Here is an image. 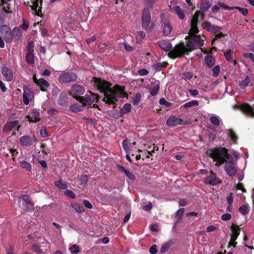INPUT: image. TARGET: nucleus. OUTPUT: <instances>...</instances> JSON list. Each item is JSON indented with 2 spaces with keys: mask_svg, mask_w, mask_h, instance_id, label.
Returning <instances> with one entry per match:
<instances>
[{
  "mask_svg": "<svg viewBox=\"0 0 254 254\" xmlns=\"http://www.w3.org/2000/svg\"><path fill=\"white\" fill-rule=\"evenodd\" d=\"M204 14L199 11L195 12L191 19V27L189 32V36L194 37L187 43L186 46L184 44L176 45L174 48L170 51L168 56L172 59L182 57L194 49L200 48L203 45L204 39L200 36H194L198 32L197 23L199 17L201 20L203 19Z\"/></svg>",
  "mask_w": 254,
  "mask_h": 254,
  "instance_id": "f257e3e1",
  "label": "nucleus"
},
{
  "mask_svg": "<svg viewBox=\"0 0 254 254\" xmlns=\"http://www.w3.org/2000/svg\"><path fill=\"white\" fill-rule=\"evenodd\" d=\"M206 153L215 162V165L220 166L225 162V169L229 176H234L237 172L236 164L232 158L228 154L227 150L224 147L209 149Z\"/></svg>",
  "mask_w": 254,
  "mask_h": 254,
  "instance_id": "f03ea898",
  "label": "nucleus"
},
{
  "mask_svg": "<svg viewBox=\"0 0 254 254\" xmlns=\"http://www.w3.org/2000/svg\"><path fill=\"white\" fill-rule=\"evenodd\" d=\"M95 86L100 92L104 93V101L109 104H114L121 98H123L125 93L124 88L116 85L111 88V84L101 78L93 77Z\"/></svg>",
  "mask_w": 254,
  "mask_h": 254,
  "instance_id": "7ed1b4c3",
  "label": "nucleus"
},
{
  "mask_svg": "<svg viewBox=\"0 0 254 254\" xmlns=\"http://www.w3.org/2000/svg\"><path fill=\"white\" fill-rule=\"evenodd\" d=\"M98 96L96 94H94L89 92V94H87L84 97H79L78 101L82 106L91 107V105L94 102H97Z\"/></svg>",
  "mask_w": 254,
  "mask_h": 254,
  "instance_id": "20e7f679",
  "label": "nucleus"
},
{
  "mask_svg": "<svg viewBox=\"0 0 254 254\" xmlns=\"http://www.w3.org/2000/svg\"><path fill=\"white\" fill-rule=\"evenodd\" d=\"M190 123V120H184L173 116L170 117L166 122V125L170 127H173L177 125H187Z\"/></svg>",
  "mask_w": 254,
  "mask_h": 254,
  "instance_id": "39448f33",
  "label": "nucleus"
},
{
  "mask_svg": "<svg viewBox=\"0 0 254 254\" xmlns=\"http://www.w3.org/2000/svg\"><path fill=\"white\" fill-rule=\"evenodd\" d=\"M0 31L6 43H10L12 41V31L9 26L5 25L1 26Z\"/></svg>",
  "mask_w": 254,
  "mask_h": 254,
  "instance_id": "423d86ee",
  "label": "nucleus"
},
{
  "mask_svg": "<svg viewBox=\"0 0 254 254\" xmlns=\"http://www.w3.org/2000/svg\"><path fill=\"white\" fill-rule=\"evenodd\" d=\"M77 78L76 74L73 72H65L59 77V81L62 83H68L75 81Z\"/></svg>",
  "mask_w": 254,
  "mask_h": 254,
  "instance_id": "0eeeda50",
  "label": "nucleus"
},
{
  "mask_svg": "<svg viewBox=\"0 0 254 254\" xmlns=\"http://www.w3.org/2000/svg\"><path fill=\"white\" fill-rule=\"evenodd\" d=\"M85 92V89L81 86L78 84H74L72 86L69 94L75 98L77 101L80 95H82Z\"/></svg>",
  "mask_w": 254,
  "mask_h": 254,
  "instance_id": "6e6552de",
  "label": "nucleus"
},
{
  "mask_svg": "<svg viewBox=\"0 0 254 254\" xmlns=\"http://www.w3.org/2000/svg\"><path fill=\"white\" fill-rule=\"evenodd\" d=\"M151 22V15L149 8L144 7L142 14V26L143 28H147Z\"/></svg>",
  "mask_w": 254,
  "mask_h": 254,
  "instance_id": "1a4fd4ad",
  "label": "nucleus"
},
{
  "mask_svg": "<svg viewBox=\"0 0 254 254\" xmlns=\"http://www.w3.org/2000/svg\"><path fill=\"white\" fill-rule=\"evenodd\" d=\"M23 102L25 105H28L34 99V95L30 88L26 86L23 87Z\"/></svg>",
  "mask_w": 254,
  "mask_h": 254,
  "instance_id": "9d476101",
  "label": "nucleus"
},
{
  "mask_svg": "<svg viewBox=\"0 0 254 254\" xmlns=\"http://www.w3.org/2000/svg\"><path fill=\"white\" fill-rule=\"evenodd\" d=\"M33 80L35 83L37 84L43 91H45L47 88L50 86L49 82L43 78L38 79L36 77V74H34L33 77Z\"/></svg>",
  "mask_w": 254,
  "mask_h": 254,
  "instance_id": "9b49d317",
  "label": "nucleus"
},
{
  "mask_svg": "<svg viewBox=\"0 0 254 254\" xmlns=\"http://www.w3.org/2000/svg\"><path fill=\"white\" fill-rule=\"evenodd\" d=\"M19 141L22 146H27L31 145L33 142H37V140L35 136L24 135L19 138Z\"/></svg>",
  "mask_w": 254,
  "mask_h": 254,
  "instance_id": "f8f14e48",
  "label": "nucleus"
},
{
  "mask_svg": "<svg viewBox=\"0 0 254 254\" xmlns=\"http://www.w3.org/2000/svg\"><path fill=\"white\" fill-rule=\"evenodd\" d=\"M220 182L219 179L217 178L216 175L212 172L204 180V183L212 186H214Z\"/></svg>",
  "mask_w": 254,
  "mask_h": 254,
  "instance_id": "ddd939ff",
  "label": "nucleus"
},
{
  "mask_svg": "<svg viewBox=\"0 0 254 254\" xmlns=\"http://www.w3.org/2000/svg\"><path fill=\"white\" fill-rule=\"evenodd\" d=\"M1 73L4 77V79L7 81H11L13 78V73L12 71L6 66L2 67L1 69Z\"/></svg>",
  "mask_w": 254,
  "mask_h": 254,
  "instance_id": "4468645a",
  "label": "nucleus"
},
{
  "mask_svg": "<svg viewBox=\"0 0 254 254\" xmlns=\"http://www.w3.org/2000/svg\"><path fill=\"white\" fill-rule=\"evenodd\" d=\"M51 244L48 242H45L42 244H36L33 246V249L37 253H41L50 248Z\"/></svg>",
  "mask_w": 254,
  "mask_h": 254,
  "instance_id": "2eb2a0df",
  "label": "nucleus"
},
{
  "mask_svg": "<svg viewBox=\"0 0 254 254\" xmlns=\"http://www.w3.org/2000/svg\"><path fill=\"white\" fill-rule=\"evenodd\" d=\"M30 122H37L40 119V114L39 112L36 110H32L28 115L26 116Z\"/></svg>",
  "mask_w": 254,
  "mask_h": 254,
  "instance_id": "dca6fc26",
  "label": "nucleus"
},
{
  "mask_svg": "<svg viewBox=\"0 0 254 254\" xmlns=\"http://www.w3.org/2000/svg\"><path fill=\"white\" fill-rule=\"evenodd\" d=\"M32 9L34 10L36 14L40 15L41 12L42 0H33Z\"/></svg>",
  "mask_w": 254,
  "mask_h": 254,
  "instance_id": "f3484780",
  "label": "nucleus"
},
{
  "mask_svg": "<svg viewBox=\"0 0 254 254\" xmlns=\"http://www.w3.org/2000/svg\"><path fill=\"white\" fill-rule=\"evenodd\" d=\"M222 29V28L221 27H219L215 25H213L211 30L210 31V32L215 34V38H214L212 40L213 43L214 42L217 38L224 36V34L220 32Z\"/></svg>",
  "mask_w": 254,
  "mask_h": 254,
  "instance_id": "a211bd4d",
  "label": "nucleus"
},
{
  "mask_svg": "<svg viewBox=\"0 0 254 254\" xmlns=\"http://www.w3.org/2000/svg\"><path fill=\"white\" fill-rule=\"evenodd\" d=\"M30 199L28 195H23L20 196L18 198V204L20 207L24 209L27 203L29 202Z\"/></svg>",
  "mask_w": 254,
  "mask_h": 254,
  "instance_id": "6ab92c4d",
  "label": "nucleus"
},
{
  "mask_svg": "<svg viewBox=\"0 0 254 254\" xmlns=\"http://www.w3.org/2000/svg\"><path fill=\"white\" fill-rule=\"evenodd\" d=\"M11 0H0V6L2 9L6 13H11L9 2Z\"/></svg>",
  "mask_w": 254,
  "mask_h": 254,
  "instance_id": "aec40b11",
  "label": "nucleus"
},
{
  "mask_svg": "<svg viewBox=\"0 0 254 254\" xmlns=\"http://www.w3.org/2000/svg\"><path fill=\"white\" fill-rule=\"evenodd\" d=\"M211 5V3L210 0H204L198 3L197 7H198L201 10L205 12L208 10Z\"/></svg>",
  "mask_w": 254,
  "mask_h": 254,
  "instance_id": "412c9836",
  "label": "nucleus"
},
{
  "mask_svg": "<svg viewBox=\"0 0 254 254\" xmlns=\"http://www.w3.org/2000/svg\"><path fill=\"white\" fill-rule=\"evenodd\" d=\"M231 230L232 234L231 238L233 241H236L240 234V228L234 224L231 226Z\"/></svg>",
  "mask_w": 254,
  "mask_h": 254,
  "instance_id": "4be33fe9",
  "label": "nucleus"
},
{
  "mask_svg": "<svg viewBox=\"0 0 254 254\" xmlns=\"http://www.w3.org/2000/svg\"><path fill=\"white\" fill-rule=\"evenodd\" d=\"M172 26L169 21H165L163 25V31L165 36H167L170 34L172 31Z\"/></svg>",
  "mask_w": 254,
  "mask_h": 254,
  "instance_id": "5701e85b",
  "label": "nucleus"
},
{
  "mask_svg": "<svg viewBox=\"0 0 254 254\" xmlns=\"http://www.w3.org/2000/svg\"><path fill=\"white\" fill-rule=\"evenodd\" d=\"M135 144V142L131 143L127 140H124L122 142L123 148L127 152H129L131 150L133 149V146Z\"/></svg>",
  "mask_w": 254,
  "mask_h": 254,
  "instance_id": "b1692460",
  "label": "nucleus"
},
{
  "mask_svg": "<svg viewBox=\"0 0 254 254\" xmlns=\"http://www.w3.org/2000/svg\"><path fill=\"white\" fill-rule=\"evenodd\" d=\"M12 40H18L21 36V32L20 27H16L13 28L12 31Z\"/></svg>",
  "mask_w": 254,
  "mask_h": 254,
  "instance_id": "393cba45",
  "label": "nucleus"
},
{
  "mask_svg": "<svg viewBox=\"0 0 254 254\" xmlns=\"http://www.w3.org/2000/svg\"><path fill=\"white\" fill-rule=\"evenodd\" d=\"M160 48L165 51H169L172 49V45L166 41H161L159 43Z\"/></svg>",
  "mask_w": 254,
  "mask_h": 254,
  "instance_id": "a878e982",
  "label": "nucleus"
},
{
  "mask_svg": "<svg viewBox=\"0 0 254 254\" xmlns=\"http://www.w3.org/2000/svg\"><path fill=\"white\" fill-rule=\"evenodd\" d=\"M19 123L18 121H13L7 123L4 127V129L5 131H8L11 130L12 128L16 127Z\"/></svg>",
  "mask_w": 254,
  "mask_h": 254,
  "instance_id": "bb28decb",
  "label": "nucleus"
},
{
  "mask_svg": "<svg viewBox=\"0 0 254 254\" xmlns=\"http://www.w3.org/2000/svg\"><path fill=\"white\" fill-rule=\"evenodd\" d=\"M159 90V81H155L153 85L151 86L150 89V94L152 96L156 95Z\"/></svg>",
  "mask_w": 254,
  "mask_h": 254,
  "instance_id": "cd10ccee",
  "label": "nucleus"
},
{
  "mask_svg": "<svg viewBox=\"0 0 254 254\" xmlns=\"http://www.w3.org/2000/svg\"><path fill=\"white\" fill-rule=\"evenodd\" d=\"M174 11L178 15L179 18L183 19L185 18V14L183 10L179 6H176L173 8Z\"/></svg>",
  "mask_w": 254,
  "mask_h": 254,
  "instance_id": "c85d7f7f",
  "label": "nucleus"
},
{
  "mask_svg": "<svg viewBox=\"0 0 254 254\" xmlns=\"http://www.w3.org/2000/svg\"><path fill=\"white\" fill-rule=\"evenodd\" d=\"M205 62L208 66L211 67L214 64L215 59L212 56L207 55L205 58Z\"/></svg>",
  "mask_w": 254,
  "mask_h": 254,
  "instance_id": "c756f323",
  "label": "nucleus"
},
{
  "mask_svg": "<svg viewBox=\"0 0 254 254\" xmlns=\"http://www.w3.org/2000/svg\"><path fill=\"white\" fill-rule=\"evenodd\" d=\"M210 120L212 125L215 126H218L220 123V118L219 116L213 115L211 116Z\"/></svg>",
  "mask_w": 254,
  "mask_h": 254,
  "instance_id": "7c9ffc66",
  "label": "nucleus"
},
{
  "mask_svg": "<svg viewBox=\"0 0 254 254\" xmlns=\"http://www.w3.org/2000/svg\"><path fill=\"white\" fill-rule=\"evenodd\" d=\"M83 106L80 104H73L70 107V109L71 111L77 113L83 110Z\"/></svg>",
  "mask_w": 254,
  "mask_h": 254,
  "instance_id": "2f4dec72",
  "label": "nucleus"
},
{
  "mask_svg": "<svg viewBox=\"0 0 254 254\" xmlns=\"http://www.w3.org/2000/svg\"><path fill=\"white\" fill-rule=\"evenodd\" d=\"M240 212L243 215L247 214L250 211V206L248 204L242 205L239 209Z\"/></svg>",
  "mask_w": 254,
  "mask_h": 254,
  "instance_id": "473e14b6",
  "label": "nucleus"
},
{
  "mask_svg": "<svg viewBox=\"0 0 254 254\" xmlns=\"http://www.w3.org/2000/svg\"><path fill=\"white\" fill-rule=\"evenodd\" d=\"M67 97L65 93H62L60 95V99L59 100V104L61 105H64L67 103Z\"/></svg>",
  "mask_w": 254,
  "mask_h": 254,
  "instance_id": "72a5a7b5",
  "label": "nucleus"
},
{
  "mask_svg": "<svg viewBox=\"0 0 254 254\" xmlns=\"http://www.w3.org/2000/svg\"><path fill=\"white\" fill-rule=\"evenodd\" d=\"M199 102L197 100H193L186 103L183 105V107L185 108H188L193 106H197Z\"/></svg>",
  "mask_w": 254,
  "mask_h": 254,
  "instance_id": "f704fd0d",
  "label": "nucleus"
},
{
  "mask_svg": "<svg viewBox=\"0 0 254 254\" xmlns=\"http://www.w3.org/2000/svg\"><path fill=\"white\" fill-rule=\"evenodd\" d=\"M71 206L78 213H81L84 211L83 207L77 203H74L71 204Z\"/></svg>",
  "mask_w": 254,
  "mask_h": 254,
  "instance_id": "c9c22d12",
  "label": "nucleus"
},
{
  "mask_svg": "<svg viewBox=\"0 0 254 254\" xmlns=\"http://www.w3.org/2000/svg\"><path fill=\"white\" fill-rule=\"evenodd\" d=\"M213 24L208 21H204L202 23L201 26L205 30H207L209 32L210 31L211 28L213 26Z\"/></svg>",
  "mask_w": 254,
  "mask_h": 254,
  "instance_id": "e433bc0d",
  "label": "nucleus"
},
{
  "mask_svg": "<svg viewBox=\"0 0 254 254\" xmlns=\"http://www.w3.org/2000/svg\"><path fill=\"white\" fill-rule=\"evenodd\" d=\"M26 62L30 64L34 62V55L33 53H27L26 55Z\"/></svg>",
  "mask_w": 254,
  "mask_h": 254,
  "instance_id": "4c0bfd02",
  "label": "nucleus"
},
{
  "mask_svg": "<svg viewBox=\"0 0 254 254\" xmlns=\"http://www.w3.org/2000/svg\"><path fill=\"white\" fill-rule=\"evenodd\" d=\"M20 165L22 168H24L28 171L31 170L32 166L31 164L29 162H27L25 161H23L20 162Z\"/></svg>",
  "mask_w": 254,
  "mask_h": 254,
  "instance_id": "58836bf2",
  "label": "nucleus"
},
{
  "mask_svg": "<svg viewBox=\"0 0 254 254\" xmlns=\"http://www.w3.org/2000/svg\"><path fill=\"white\" fill-rule=\"evenodd\" d=\"M55 183L57 187L62 190H65L67 187V184L61 181L55 182Z\"/></svg>",
  "mask_w": 254,
  "mask_h": 254,
  "instance_id": "ea45409f",
  "label": "nucleus"
},
{
  "mask_svg": "<svg viewBox=\"0 0 254 254\" xmlns=\"http://www.w3.org/2000/svg\"><path fill=\"white\" fill-rule=\"evenodd\" d=\"M121 170L123 171L130 180H134V179H135L134 176L129 171L127 170V169H125L123 167H121Z\"/></svg>",
  "mask_w": 254,
  "mask_h": 254,
  "instance_id": "a19ab883",
  "label": "nucleus"
},
{
  "mask_svg": "<svg viewBox=\"0 0 254 254\" xmlns=\"http://www.w3.org/2000/svg\"><path fill=\"white\" fill-rule=\"evenodd\" d=\"M243 56L246 59H249L252 62L254 63V55L253 53L244 52Z\"/></svg>",
  "mask_w": 254,
  "mask_h": 254,
  "instance_id": "79ce46f5",
  "label": "nucleus"
},
{
  "mask_svg": "<svg viewBox=\"0 0 254 254\" xmlns=\"http://www.w3.org/2000/svg\"><path fill=\"white\" fill-rule=\"evenodd\" d=\"M172 244V242H169V243H166L164 245H163L161 248V250H160L161 252L162 253L166 252L170 248Z\"/></svg>",
  "mask_w": 254,
  "mask_h": 254,
  "instance_id": "37998d69",
  "label": "nucleus"
},
{
  "mask_svg": "<svg viewBox=\"0 0 254 254\" xmlns=\"http://www.w3.org/2000/svg\"><path fill=\"white\" fill-rule=\"evenodd\" d=\"M141 99V95L139 93H137L135 95L134 97L132 99V103L136 105L138 104Z\"/></svg>",
  "mask_w": 254,
  "mask_h": 254,
  "instance_id": "c03bdc74",
  "label": "nucleus"
},
{
  "mask_svg": "<svg viewBox=\"0 0 254 254\" xmlns=\"http://www.w3.org/2000/svg\"><path fill=\"white\" fill-rule=\"evenodd\" d=\"M69 250L72 254H77L79 252V248L76 245H73L70 247Z\"/></svg>",
  "mask_w": 254,
  "mask_h": 254,
  "instance_id": "a18cd8bd",
  "label": "nucleus"
},
{
  "mask_svg": "<svg viewBox=\"0 0 254 254\" xmlns=\"http://www.w3.org/2000/svg\"><path fill=\"white\" fill-rule=\"evenodd\" d=\"M227 133L231 137V139L234 141V142H236L237 137L235 135V133L233 132V131L231 129H228L227 130Z\"/></svg>",
  "mask_w": 254,
  "mask_h": 254,
  "instance_id": "49530a36",
  "label": "nucleus"
},
{
  "mask_svg": "<svg viewBox=\"0 0 254 254\" xmlns=\"http://www.w3.org/2000/svg\"><path fill=\"white\" fill-rule=\"evenodd\" d=\"M250 79L249 77L247 76L246 78L240 84V86L242 88H245L250 83Z\"/></svg>",
  "mask_w": 254,
  "mask_h": 254,
  "instance_id": "de8ad7c7",
  "label": "nucleus"
},
{
  "mask_svg": "<svg viewBox=\"0 0 254 254\" xmlns=\"http://www.w3.org/2000/svg\"><path fill=\"white\" fill-rule=\"evenodd\" d=\"M130 111H131V105L129 104H125L122 109L123 113L125 114V113H128V112H130Z\"/></svg>",
  "mask_w": 254,
  "mask_h": 254,
  "instance_id": "09e8293b",
  "label": "nucleus"
},
{
  "mask_svg": "<svg viewBox=\"0 0 254 254\" xmlns=\"http://www.w3.org/2000/svg\"><path fill=\"white\" fill-rule=\"evenodd\" d=\"M155 0H144V4L145 5V7L151 8Z\"/></svg>",
  "mask_w": 254,
  "mask_h": 254,
  "instance_id": "8fccbe9b",
  "label": "nucleus"
},
{
  "mask_svg": "<svg viewBox=\"0 0 254 254\" xmlns=\"http://www.w3.org/2000/svg\"><path fill=\"white\" fill-rule=\"evenodd\" d=\"M88 181V176L86 175H82L80 180V185L85 186Z\"/></svg>",
  "mask_w": 254,
  "mask_h": 254,
  "instance_id": "3c124183",
  "label": "nucleus"
},
{
  "mask_svg": "<svg viewBox=\"0 0 254 254\" xmlns=\"http://www.w3.org/2000/svg\"><path fill=\"white\" fill-rule=\"evenodd\" d=\"M23 209L29 211L34 210L33 204L31 202V200H30L29 202L27 203V205H26L25 207H24Z\"/></svg>",
  "mask_w": 254,
  "mask_h": 254,
  "instance_id": "603ef678",
  "label": "nucleus"
},
{
  "mask_svg": "<svg viewBox=\"0 0 254 254\" xmlns=\"http://www.w3.org/2000/svg\"><path fill=\"white\" fill-rule=\"evenodd\" d=\"M183 76L185 80H189L192 77L193 74L190 72H185L183 73Z\"/></svg>",
  "mask_w": 254,
  "mask_h": 254,
  "instance_id": "864d4df0",
  "label": "nucleus"
},
{
  "mask_svg": "<svg viewBox=\"0 0 254 254\" xmlns=\"http://www.w3.org/2000/svg\"><path fill=\"white\" fill-rule=\"evenodd\" d=\"M136 39L137 40H141L143 38H144L145 36V33L142 31H138L137 32V33H136Z\"/></svg>",
  "mask_w": 254,
  "mask_h": 254,
  "instance_id": "5fc2aeb1",
  "label": "nucleus"
},
{
  "mask_svg": "<svg viewBox=\"0 0 254 254\" xmlns=\"http://www.w3.org/2000/svg\"><path fill=\"white\" fill-rule=\"evenodd\" d=\"M224 56H225L226 59L228 62L232 61V52L231 51L225 52L224 53Z\"/></svg>",
  "mask_w": 254,
  "mask_h": 254,
  "instance_id": "6e6d98bb",
  "label": "nucleus"
},
{
  "mask_svg": "<svg viewBox=\"0 0 254 254\" xmlns=\"http://www.w3.org/2000/svg\"><path fill=\"white\" fill-rule=\"evenodd\" d=\"M160 104L161 105H164L166 107H168L172 105V103L169 102H167L165 98H161L160 100Z\"/></svg>",
  "mask_w": 254,
  "mask_h": 254,
  "instance_id": "4d7b16f0",
  "label": "nucleus"
},
{
  "mask_svg": "<svg viewBox=\"0 0 254 254\" xmlns=\"http://www.w3.org/2000/svg\"><path fill=\"white\" fill-rule=\"evenodd\" d=\"M212 72L215 76H217L220 72L219 66L218 65L215 66L212 69Z\"/></svg>",
  "mask_w": 254,
  "mask_h": 254,
  "instance_id": "13d9d810",
  "label": "nucleus"
},
{
  "mask_svg": "<svg viewBox=\"0 0 254 254\" xmlns=\"http://www.w3.org/2000/svg\"><path fill=\"white\" fill-rule=\"evenodd\" d=\"M237 9H238L239 11L244 16H246L248 14V10L246 8H242V7H236Z\"/></svg>",
  "mask_w": 254,
  "mask_h": 254,
  "instance_id": "bf43d9fd",
  "label": "nucleus"
},
{
  "mask_svg": "<svg viewBox=\"0 0 254 254\" xmlns=\"http://www.w3.org/2000/svg\"><path fill=\"white\" fill-rule=\"evenodd\" d=\"M137 72L138 74L140 76H144L148 74V71L145 68H142L138 70Z\"/></svg>",
  "mask_w": 254,
  "mask_h": 254,
  "instance_id": "052dcab7",
  "label": "nucleus"
},
{
  "mask_svg": "<svg viewBox=\"0 0 254 254\" xmlns=\"http://www.w3.org/2000/svg\"><path fill=\"white\" fill-rule=\"evenodd\" d=\"M64 194L66 196H67L70 198H74L75 197V195L74 194V193L70 190H65L64 192Z\"/></svg>",
  "mask_w": 254,
  "mask_h": 254,
  "instance_id": "680f3d73",
  "label": "nucleus"
},
{
  "mask_svg": "<svg viewBox=\"0 0 254 254\" xmlns=\"http://www.w3.org/2000/svg\"><path fill=\"white\" fill-rule=\"evenodd\" d=\"M152 207V203L150 202H149L146 205H143L142 208L144 211H149L151 209Z\"/></svg>",
  "mask_w": 254,
  "mask_h": 254,
  "instance_id": "e2e57ef3",
  "label": "nucleus"
},
{
  "mask_svg": "<svg viewBox=\"0 0 254 254\" xmlns=\"http://www.w3.org/2000/svg\"><path fill=\"white\" fill-rule=\"evenodd\" d=\"M34 44L32 42H30L28 43L27 45V53H33L34 51Z\"/></svg>",
  "mask_w": 254,
  "mask_h": 254,
  "instance_id": "0e129e2a",
  "label": "nucleus"
},
{
  "mask_svg": "<svg viewBox=\"0 0 254 254\" xmlns=\"http://www.w3.org/2000/svg\"><path fill=\"white\" fill-rule=\"evenodd\" d=\"M231 218V215L229 213H225L221 216V219L224 221H228Z\"/></svg>",
  "mask_w": 254,
  "mask_h": 254,
  "instance_id": "69168bd1",
  "label": "nucleus"
},
{
  "mask_svg": "<svg viewBox=\"0 0 254 254\" xmlns=\"http://www.w3.org/2000/svg\"><path fill=\"white\" fill-rule=\"evenodd\" d=\"M184 212L185 210L184 208H180L176 212V216L180 218L184 213Z\"/></svg>",
  "mask_w": 254,
  "mask_h": 254,
  "instance_id": "338daca9",
  "label": "nucleus"
},
{
  "mask_svg": "<svg viewBox=\"0 0 254 254\" xmlns=\"http://www.w3.org/2000/svg\"><path fill=\"white\" fill-rule=\"evenodd\" d=\"M149 252L151 254H156L157 252V247L156 245H153L149 249Z\"/></svg>",
  "mask_w": 254,
  "mask_h": 254,
  "instance_id": "774afa93",
  "label": "nucleus"
}]
</instances>
